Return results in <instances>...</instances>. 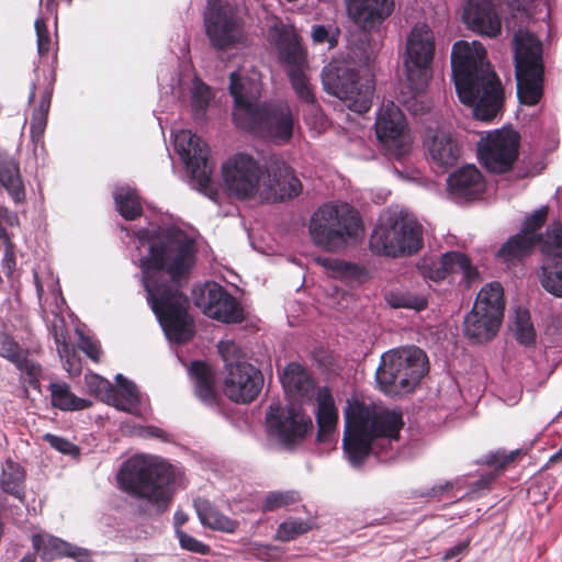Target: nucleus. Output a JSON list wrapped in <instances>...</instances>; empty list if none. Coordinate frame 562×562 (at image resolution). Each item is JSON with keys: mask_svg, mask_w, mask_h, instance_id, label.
<instances>
[{"mask_svg": "<svg viewBox=\"0 0 562 562\" xmlns=\"http://www.w3.org/2000/svg\"><path fill=\"white\" fill-rule=\"evenodd\" d=\"M136 237L140 246H148L140 267L151 310L170 341L187 342L193 336V322L188 314L189 300L177 283L194 265V240L176 227L143 228Z\"/></svg>", "mask_w": 562, "mask_h": 562, "instance_id": "nucleus-1", "label": "nucleus"}, {"mask_svg": "<svg viewBox=\"0 0 562 562\" xmlns=\"http://www.w3.org/2000/svg\"><path fill=\"white\" fill-rule=\"evenodd\" d=\"M452 78L460 101L473 109L475 119L493 121L504 105L501 79L486 60L480 42L458 41L451 50Z\"/></svg>", "mask_w": 562, "mask_h": 562, "instance_id": "nucleus-2", "label": "nucleus"}, {"mask_svg": "<svg viewBox=\"0 0 562 562\" xmlns=\"http://www.w3.org/2000/svg\"><path fill=\"white\" fill-rule=\"evenodd\" d=\"M403 425L398 412H376L358 401L348 403L345 409L344 451L353 465H361L373 453L376 439H397Z\"/></svg>", "mask_w": 562, "mask_h": 562, "instance_id": "nucleus-3", "label": "nucleus"}, {"mask_svg": "<svg viewBox=\"0 0 562 562\" xmlns=\"http://www.w3.org/2000/svg\"><path fill=\"white\" fill-rule=\"evenodd\" d=\"M234 99L233 120L237 127L269 140L281 137V110L278 102H259L261 85L254 78L231 74Z\"/></svg>", "mask_w": 562, "mask_h": 562, "instance_id": "nucleus-4", "label": "nucleus"}, {"mask_svg": "<svg viewBox=\"0 0 562 562\" xmlns=\"http://www.w3.org/2000/svg\"><path fill=\"white\" fill-rule=\"evenodd\" d=\"M283 392L289 400L283 408V450L294 452L304 447L314 430L313 419L304 408L315 395L314 380L306 367L290 362L283 368Z\"/></svg>", "mask_w": 562, "mask_h": 562, "instance_id": "nucleus-5", "label": "nucleus"}, {"mask_svg": "<svg viewBox=\"0 0 562 562\" xmlns=\"http://www.w3.org/2000/svg\"><path fill=\"white\" fill-rule=\"evenodd\" d=\"M173 481L175 471L170 464L142 456L126 460L117 474V482L124 492L147 501L158 512L168 507Z\"/></svg>", "mask_w": 562, "mask_h": 562, "instance_id": "nucleus-6", "label": "nucleus"}, {"mask_svg": "<svg viewBox=\"0 0 562 562\" xmlns=\"http://www.w3.org/2000/svg\"><path fill=\"white\" fill-rule=\"evenodd\" d=\"M426 352L415 346L389 350L381 356L375 370L378 389L386 395L413 392L428 373Z\"/></svg>", "mask_w": 562, "mask_h": 562, "instance_id": "nucleus-7", "label": "nucleus"}, {"mask_svg": "<svg viewBox=\"0 0 562 562\" xmlns=\"http://www.w3.org/2000/svg\"><path fill=\"white\" fill-rule=\"evenodd\" d=\"M362 221L358 211L346 202H328L311 216L308 232L313 244L328 252H337L357 237Z\"/></svg>", "mask_w": 562, "mask_h": 562, "instance_id": "nucleus-8", "label": "nucleus"}, {"mask_svg": "<svg viewBox=\"0 0 562 562\" xmlns=\"http://www.w3.org/2000/svg\"><path fill=\"white\" fill-rule=\"evenodd\" d=\"M515 75L517 98L524 105L532 106L543 95L544 64L541 42L532 34H516Z\"/></svg>", "mask_w": 562, "mask_h": 562, "instance_id": "nucleus-9", "label": "nucleus"}, {"mask_svg": "<svg viewBox=\"0 0 562 562\" xmlns=\"http://www.w3.org/2000/svg\"><path fill=\"white\" fill-rule=\"evenodd\" d=\"M205 35L218 52L235 49L247 43L246 22L237 5L224 0H207L203 12Z\"/></svg>", "mask_w": 562, "mask_h": 562, "instance_id": "nucleus-10", "label": "nucleus"}, {"mask_svg": "<svg viewBox=\"0 0 562 562\" xmlns=\"http://www.w3.org/2000/svg\"><path fill=\"white\" fill-rule=\"evenodd\" d=\"M369 247L373 254L393 258L416 254L423 247L422 225L390 217L374 227Z\"/></svg>", "mask_w": 562, "mask_h": 562, "instance_id": "nucleus-11", "label": "nucleus"}, {"mask_svg": "<svg viewBox=\"0 0 562 562\" xmlns=\"http://www.w3.org/2000/svg\"><path fill=\"white\" fill-rule=\"evenodd\" d=\"M325 90L344 100L347 106L357 113H366L372 105L374 83L372 79L361 78L359 70L346 65H329L323 70Z\"/></svg>", "mask_w": 562, "mask_h": 562, "instance_id": "nucleus-12", "label": "nucleus"}, {"mask_svg": "<svg viewBox=\"0 0 562 562\" xmlns=\"http://www.w3.org/2000/svg\"><path fill=\"white\" fill-rule=\"evenodd\" d=\"M220 349L226 367L225 395L235 403L252 402L262 389V373L252 364L239 360L240 350L234 341L222 342Z\"/></svg>", "mask_w": 562, "mask_h": 562, "instance_id": "nucleus-13", "label": "nucleus"}, {"mask_svg": "<svg viewBox=\"0 0 562 562\" xmlns=\"http://www.w3.org/2000/svg\"><path fill=\"white\" fill-rule=\"evenodd\" d=\"M435 56V37L427 24H416L406 40L404 67L409 88L420 93L431 78V64Z\"/></svg>", "mask_w": 562, "mask_h": 562, "instance_id": "nucleus-14", "label": "nucleus"}, {"mask_svg": "<svg viewBox=\"0 0 562 562\" xmlns=\"http://www.w3.org/2000/svg\"><path fill=\"white\" fill-rule=\"evenodd\" d=\"M520 134L512 127H502L481 136L476 144L480 164L490 173L509 172L519 157Z\"/></svg>", "mask_w": 562, "mask_h": 562, "instance_id": "nucleus-15", "label": "nucleus"}, {"mask_svg": "<svg viewBox=\"0 0 562 562\" xmlns=\"http://www.w3.org/2000/svg\"><path fill=\"white\" fill-rule=\"evenodd\" d=\"M283 64L288 66V76L297 98L314 103L315 97L306 76L307 54L302 38L292 25L283 24Z\"/></svg>", "mask_w": 562, "mask_h": 562, "instance_id": "nucleus-16", "label": "nucleus"}, {"mask_svg": "<svg viewBox=\"0 0 562 562\" xmlns=\"http://www.w3.org/2000/svg\"><path fill=\"white\" fill-rule=\"evenodd\" d=\"M375 133L391 158L401 160L409 153L411 142L405 117L393 101H389L380 109L375 121Z\"/></svg>", "mask_w": 562, "mask_h": 562, "instance_id": "nucleus-17", "label": "nucleus"}, {"mask_svg": "<svg viewBox=\"0 0 562 562\" xmlns=\"http://www.w3.org/2000/svg\"><path fill=\"white\" fill-rule=\"evenodd\" d=\"M261 170L247 154H236L223 165V177L229 192L239 199L252 196L259 188Z\"/></svg>", "mask_w": 562, "mask_h": 562, "instance_id": "nucleus-18", "label": "nucleus"}, {"mask_svg": "<svg viewBox=\"0 0 562 562\" xmlns=\"http://www.w3.org/2000/svg\"><path fill=\"white\" fill-rule=\"evenodd\" d=\"M175 147L200 188H206L212 171L207 145L191 131L182 130L175 135Z\"/></svg>", "mask_w": 562, "mask_h": 562, "instance_id": "nucleus-19", "label": "nucleus"}, {"mask_svg": "<svg viewBox=\"0 0 562 562\" xmlns=\"http://www.w3.org/2000/svg\"><path fill=\"white\" fill-rule=\"evenodd\" d=\"M195 304L213 319L235 324L244 321V310L223 286L217 283L207 284L201 291Z\"/></svg>", "mask_w": 562, "mask_h": 562, "instance_id": "nucleus-20", "label": "nucleus"}, {"mask_svg": "<svg viewBox=\"0 0 562 562\" xmlns=\"http://www.w3.org/2000/svg\"><path fill=\"white\" fill-rule=\"evenodd\" d=\"M429 157L438 167H452L461 157V145L450 128H428L424 142Z\"/></svg>", "mask_w": 562, "mask_h": 562, "instance_id": "nucleus-21", "label": "nucleus"}, {"mask_svg": "<svg viewBox=\"0 0 562 562\" xmlns=\"http://www.w3.org/2000/svg\"><path fill=\"white\" fill-rule=\"evenodd\" d=\"M463 21L471 31L488 37H495L502 31V22L492 0H467Z\"/></svg>", "mask_w": 562, "mask_h": 562, "instance_id": "nucleus-22", "label": "nucleus"}, {"mask_svg": "<svg viewBox=\"0 0 562 562\" xmlns=\"http://www.w3.org/2000/svg\"><path fill=\"white\" fill-rule=\"evenodd\" d=\"M393 0H347L350 19L364 31L381 25L393 12Z\"/></svg>", "mask_w": 562, "mask_h": 562, "instance_id": "nucleus-23", "label": "nucleus"}, {"mask_svg": "<svg viewBox=\"0 0 562 562\" xmlns=\"http://www.w3.org/2000/svg\"><path fill=\"white\" fill-rule=\"evenodd\" d=\"M54 83L55 72L54 70H49L47 74H44L42 82L37 78L36 82H33L32 85L29 95L30 103L34 101L36 91L38 89L41 90L40 103L34 109L30 122L31 137L34 143L42 142L47 125V116L50 108Z\"/></svg>", "mask_w": 562, "mask_h": 562, "instance_id": "nucleus-24", "label": "nucleus"}, {"mask_svg": "<svg viewBox=\"0 0 562 562\" xmlns=\"http://www.w3.org/2000/svg\"><path fill=\"white\" fill-rule=\"evenodd\" d=\"M450 194L458 200L479 199L486 189L482 172L474 165H467L452 172L447 179Z\"/></svg>", "mask_w": 562, "mask_h": 562, "instance_id": "nucleus-25", "label": "nucleus"}, {"mask_svg": "<svg viewBox=\"0 0 562 562\" xmlns=\"http://www.w3.org/2000/svg\"><path fill=\"white\" fill-rule=\"evenodd\" d=\"M316 402V442L319 445L331 443L335 441L339 416L333 393L328 386L318 387Z\"/></svg>", "mask_w": 562, "mask_h": 562, "instance_id": "nucleus-26", "label": "nucleus"}, {"mask_svg": "<svg viewBox=\"0 0 562 562\" xmlns=\"http://www.w3.org/2000/svg\"><path fill=\"white\" fill-rule=\"evenodd\" d=\"M502 324V318L472 308L464 318V335L472 344L491 341Z\"/></svg>", "mask_w": 562, "mask_h": 562, "instance_id": "nucleus-27", "label": "nucleus"}, {"mask_svg": "<svg viewBox=\"0 0 562 562\" xmlns=\"http://www.w3.org/2000/svg\"><path fill=\"white\" fill-rule=\"evenodd\" d=\"M0 357L12 362L30 380H36L42 372L41 366L29 359V351L23 349L10 335L0 334Z\"/></svg>", "mask_w": 562, "mask_h": 562, "instance_id": "nucleus-28", "label": "nucleus"}, {"mask_svg": "<svg viewBox=\"0 0 562 562\" xmlns=\"http://www.w3.org/2000/svg\"><path fill=\"white\" fill-rule=\"evenodd\" d=\"M0 184L15 203H20L25 199V189L19 162L8 154H0Z\"/></svg>", "mask_w": 562, "mask_h": 562, "instance_id": "nucleus-29", "label": "nucleus"}, {"mask_svg": "<svg viewBox=\"0 0 562 562\" xmlns=\"http://www.w3.org/2000/svg\"><path fill=\"white\" fill-rule=\"evenodd\" d=\"M538 244L539 238L528 237L519 232L502 245L497 257L507 265H516L529 257Z\"/></svg>", "mask_w": 562, "mask_h": 562, "instance_id": "nucleus-30", "label": "nucleus"}, {"mask_svg": "<svg viewBox=\"0 0 562 562\" xmlns=\"http://www.w3.org/2000/svg\"><path fill=\"white\" fill-rule=\"evenodd\" d=\"M195 384V394L207 406L217 404V393L214 387V372L210 366L194 361L189 369Z\"/></svg>", "mask_w": 562, "mask_h": 562, "instance_id": "nucleus-31", "label": "nucleus"}, {"mask_svg": "<svg viewBox=\"0 0 562 562\" xmlns=\"http://www.w3.org/2000/svg\"><path fill=\"white\" fill-rule=\"evenodd\" d=\"M48 391L52 406L63 412L82 411L91 406L89 400L75 395L66 382H52Z\"/></svg>", "mask_w": 562, "mask_h": 562, "instance_id": "nucleus-32", "label": "nucleus"}, {"mask_svg": "<svg viewBox=\"0 0 562 562\" xmlns=\"http://www.w3.org/2000/svg\"><path fill=\"white\" fill-rule=\"evenodd\" d=\"M115 381L117 383V389H113V397H111V402L109 404H112L120 411H124L130 414H137L139 392L136 385L120 373L116 374Z\"/></svg>", "mask_w": 562, "mask_h": 562, "instance_id": "nucleus-33", "label": "nucleus"}, {"mask_svg": "<svg viewBox=\"0 0 562 562\" xmlns=\"http://www.w3.org/2000/svg\"><path fill=\"white\" fill-rule=\"evenodd\" d=\"M504 290L499 282H491L479 292L473 308L483 311L503 319Z\"/></svg>", "mask_w": 562, "mask_h": 562, "instance_id": "nucleus-34", "label": "nucleus"}, {"mask_svg": "<svg viewBox=\"0 0 562 562\" xmlns=\"http://www.w3.org/2000/svg\"><path fill=\"white\" fill-rule=\"evenodd\" d=\"M194 507L203 526L224 532H234L236 530L237 521L221 514L209 501L196 499Z\"/></svg>", "mask_w": 562, "mask_h": 562, "instance_id": "nucleus-35", "label": "nucleus"}, {"mask_svg": "<svg viewBox=\"0 0 562 562\" xmlns=\"http://www.w3.org/2000/svg\"><path fill=\"white\" fill-rule=\"evenodd\" d=\"M457 251H448L439 258H425L418 265V270L427 279L432 281L445 280L449 274L454 273V259Z\"/></svg>", "mask_w": 562, "mask_h": 562, "instance_id": "nucleus-36", "label": "nucleus"}, {"mask_svg": "<svg viewBox=\"0 0 562 562\" xmlns=\"http://www.w3.org/2000/svg\"><path fill=\"white\" fill-rule=\"evenodd\" d=\"M457 251H448L439 258H425L418 265V270L427 279L432 281L445 280L449 274L454 273V259Z\"/></svg>", "mask_w": 562, "mask_h": 562, "instance_id": "nucleus-37", "label": "nucleus"}, {"mask_svg": "<svg viewBox=\"0 0 562 562\" xmlns=\"http://www.w3.org/2000/svg\"><path fill=\"white\" fill-rule=\"evenodd\" d=\"M32 546L43 561L50 562L67 557L72 544L50 535L38 533L32 537Z\"/></svg>", "mask_w": 562, "mask_h": 562, "instance_id": "nucleus-38", "label": "nucleus"}, {"mask_svg": "<svg viewBox=\"0 0 562 562\" xmlns=\"http://www.w3.org/2000/svg\"><path fill=\"white\" fill-rule=\"evenodd\" d=\"M541 286L555 297H562V259L544 256L540 273Z\"/></svg>", "mask_w": 562, "mask_h": 562, "instance_id": "nucleus-39", "label": "nucleus"}, {"mask_svg": "<svg viewBox=\"0 0 562 562\" xmlns=\"http://www.w3.org/2000/svg\"><path fill=\"white\" fill-rule=\"evenodd\" d=\"M24 470L23 468L12 460H8L3 468L0 477V485L2 490L12 496L23 498V484H24Z\"/></svg>", "mask_w": 562, "mask_h": 562, "instance_id": "nucleus-40", "label": "nucleus"}, {"mask_svg": "<svg viewBox=\"0 0 562 562\" xmlns=\"http://www.w3.org/2000/svg\"><path fill=\"white\" fill-rule=\"evenodd\" d=\"M514 337L517 342L526 348L535 347L537 333L527 308L518 307L515 311Z\"/></svg>", "mask_w": 562, "mask_h": 562, "instance_id": "nucleus-41", "label": "nucleus"}, {"mask_svg": "<svg viewBox=\"0 0 562 562\" xmlns=\"http://www.w3.org/2000/svg\"><path fill=\"white\" fill-rule=\"evenodd\" d=\"M114 201L116 210L125 220L133 221L143 213L136 192L128 187L117 188L114 192Z\"/></svg>", "mask_w": 562, "mask_h": 562, "instance_id": "nucleus-42", "label": "nucleus"}, {"mask_svg": "<svg viewBox=\"0 0 562 562\" xmlns=\"http://www.w3.org/2000/svg\"><path fill=\"white\" fill-rule=\"evenodd\" d=\"M385 302L393 308H412L423 311L427 307V300L406 291H390L384 295Z\"/></svg>", "mask_w": 562, "mask_h": 562, "instance_id": "nucleus-43", "label": "nucleus"}, {"mask_svg": "<svg viewBox=\"0 0 562 562\" xmlns=\"http://www.w3.org/2000/svg\"><path fill=\"white\" fill-rule=\"evenodd\" d=\"M267 440L271 449L281 447V405L272 403L266 416Z\"/></svg>", "mask_w": 562, "mask_h": 562, "instance_id": "nucleus-44", "label": "nucleus"}, {"mask_svg": "<svg viewBox=\"0 0 562 562\" xmlns=\"http://www.w3.org/2000/svg\"><path fill=\"white\" fill-rule=\"evenodd\" d=\"M548 214L549 207L547 205L536 210L533 213L526 217L520 233L527 235L528 237L539 238V244H543L546 238H543V235L539 234L538 231L546 224Z\"/></svg>", "mask_w": 562, "mask_h": 562, "instance_id": "nucleus-45", "label": "nucleus"}, {"mask_svg": "<svg viewBox=\"0 0 562 562\" xmlns=\"http://www.w3.org/2000/svg\"><path fill=\"white\" fill-rule=\"evenodd\" d=\"M211 101L210 88L195 79L191 88V106L196 117H202Z\"/></svg>", "mask_w": 562, "mask_h": 562, "instance_id": "nucleus-46", "label": "nucleus"}, {"mask_svg": "<svg viewBox=\"0 0 562 562\" xmlns=\"http://www.w3.org/2000/svg\"><path fill=\"white\" fill-rule=\"evenodd\" d=\"M542 254L562 259V225L558 224L547 229Z\"/></svg>", "mask_w": 562, "mask_h": 562, "instance_id": "nucleus-47", "label": "nucleus"}, {"mask_svg": "<svg viewBox=\"0 0 562 562\" xmlns=\"http://www.w3.org/2000/svg\"><path fill=\"white\" fill-rule=\"evenodd\" d=\"M453 267L454 273H462V281L467 288H471L473 283L479 281L480 273L477 269L471 263L470 258L465 254L457 251Z\"/></svg>", "mask_w": 562, "mask_h": 562, "instance_id": "nucleus-48", "label": "nucleus"}, {"mask_svg": "<svg viewBox=\"0 0 562 562\" xmlns=\"http://www.w3.org/2000/svg\"><path fill=\"white\" fill-rule=\"evenodd\" d=\"M302 192L303 184L295 170L283 162V202L300 196Z\"/></svg>", "mask_w": 562, "mask_h": 562, "instance_id": "nucleus-49", "label": "nucleus"}, {"mask_svg": "<svg viewBox=\"0 0 562 562\" xmlns=\"http://www.w3.org/2000/svg\"><path fill=\"white\" fill-rule=\"evenodd\" d=\"M521 456V450L516 449L509 452L498 450L486 456L485 463L497 471H504L512 467Z\"/></svg>", "mask_w": 562, "mask_h": 562, "instance_id": "nucleus-50", "label": "nucleus"}, {"mask_svg": "<svg viewBox=\"0 0 562 562\" xmlns=\"http://www.w3.org/2000/svg\"><path fill=\"white\" fill-rule=\"evenodd\" d=\"M267 172L269 176L272 175V182L265 187L260 193L261 198L268 202H278L281 200V194L279 193L280 187V166L277 160L271 161V164L266 165Z\"/></svg>", "mask_w": 562, "mask_h": 562, "instance_id": "nucleus-51", "label": "nucleus"}, {"mask_svg": "<svg viewBox=\"0 0 562 562\" xmlns=\"http://www.w3.org/2000/svg\"><path fill=\"white\" fill-rule=\"evenodd\" d=\"M86 383L89 390L102 401L110 403L113 397V385L98 374L86 375Z\"/></svg>", "mask_w": 562, "mask_h": 562, "instance_id": "nucleus-52", "label": "nucleus"}, {"mask_svg": "<svg viewBox=\"0 0 562 562\" xmlns=\"http://www.w3.org/2000/svg\"><path fill=\"white\" fill-rule=\"evenodd\" d=\"M313 528V521L310 519L288 518L283 521V542L295 539L296 537L308 532Z\"/></svg>", "mask_w": 562, "mask_h": 562, "instance_id": "nucleus-53", "label": "nucleus"}, {"mask_svg": "<svg viewBox=\"0 0 562 562\" xmlns=\"http://www.w3.org/2000/svg\"><path fill=\"white\" fill-rule=\"evenodd\" d=\"M330 268L340 278L360 279L364 274V268L344 260H334Z\"/></svg>", "mask_w": 562, "mask_h": 562, "instance_id": "nucleus-54", "label": "nucleus"}, {"mask_svg": "<svg viewBox=\"0 0 562 562\" xmlns=\"http://www.w3.org/2000/svg\"><path fill=\"white\" fill-rule=\"evenodd\" d=\"M35 31L37 37V52L41 56H45L50 50L53 42L47 30L46 22L43 19H36Z\"/></svg>", "mask_w": 562, "mask_h": 562, "instance_id": "nucleus-55", "label": "nucleus"}, {"mask_svg": "<svg viewBox=\"0 0 562 562\" xmlns=\"http://www.w3.org/2000/svg\"><path fill=\"white\" fill-rule=\"evenodd\" d=\"M313 359L317 362L318 367L326 372L327 374H335L337 371V359L336 357L325 350L324 348H318L312 353Z\"/></svg>", "mask_w": 562, "mask_h": 562, "instance_id": "nucleus-56", "label": "nucleus"}, {"mask_svg": "<svg viewBox=\"0 0 562 562\" xmlns=\"http://www.w3.org/2000/svg\"><path fill=\"white\" fill-rule=\"evenodd\" d=\"M58 355L60 359L65 361V369L70 374H76L80 371L78 359L67 341L63 340V345L58 347Z\"/></svg>", "mask_w": 562, "mask_h": 562, "instance_id": "nucleus-57", "label": "nucleus"}, {"mask_svg": "<svg viewBox=\"0 0 562 562\" xmlns=\"http://www.w3.org/2000/svg\"><path fill=\"white\" fill-rule=\"evenodd\" d=\"M176 533L179 539L181 548L201 554H205L209 552V547L206 544L202 543L201 541L196 540L195 538L186 533L179 528H177Z\"/></svg>", "mask_w": 562, "mask_h": 562, "instance_id": "nucleus-58", "label": "nucleus"}, {"mask_svg": "<svg viewBox=\"0 0 562 562\" xmlns=\"http://www.w3.org/2000/svg\"><path fill=\"white\" fill-rule=\"evenodd\" d=\"M44 439L54 449L58 450L59 452H61L64 454L74 456V454L78 453V448L65 438H61V437H58V436H55L52 434H46L44 436Z\"/></svg>", "mask_w": 562, "mask_h": 562, "instance_id": "nucleus-59", "label": "nucleus"}, {"mask_svg": "<svg viewBox=\"0 0 562 562\" xmlns=\"http://www.w3.org/2000/svg\"><path fill=\"white\" fill-rule=\"evenodd\" d=\"M312 38L316 44L328 43L329 48L337 45L336 36L329 35L328 29L325 25H314L312 30Z\"/></svg>", "mask_w": 562, "mask_h": 562, "instance_id": "nucleus-60", "label": "nucleus"}, {"mask_svg": "<svg viewBox=\"0 0 562 562\" xmlns=\"http://www.w3.org/2000/svg\"><path fill=\"white\" fill-rule=\"evenodd\" d=\"M1 268L3 273L11 278L15 270V255L13 251V247L9 246L4 248L3 257L1 260Z\"/></svg>", "mask_w": 562, "mask_h": 562, "instance_id": "nucleus-61", "label": "nucleus"}, {"mask_svg": "<svg viewBox=\"0 0 562 562\" xmlns=\"http://www.w3.org/2000/svg\"><path fill=\"white\" fill-rule=\"evenodd\" d=\"M80 349L93 361H99L101 350L100 346L89 338H82L80 341Z\"/></svg>", "mask_w": 562, "mask_h": 562, "instance_id": "nucleus-62", "label": "nucleus"}, {"mask_svg": "<svg viewBox=\"0 0 562 562\" xmlns=\"http://www.w3.org/2000/svg\"><path fill=\"white\" fill-rule=\"evenodd\" d=\"M67 557L74 559L76 562H93L89 550L75 544H72L70 551L67 552Z\"/></svg>", "mask_w": 562, "mask_h": 562, "instance_id": "nucleus-63", "label": "nucleus"}, {"mask_svg": "<svg viewBox=\"0 0 562 562\" xmlns=\"http://www.w3.org/2000/svg\"><path fill=\"white\" fill-rule=\"evenodd\" d=\"M469 544H470V540H465L463 542H460L453 547H451L450 549H448L446 552H445V555L442 558V560L445 562L453 559L454 557H457L458 554L462 553L463 551H465L468 548H469Z\"/></svg>", "mask_w": 562, "mask_h": 562, "instance_id": "nucleus-64", "label": "nucleus"}]
</instances>
